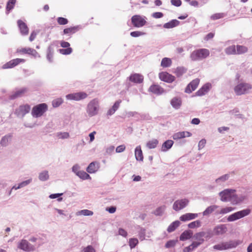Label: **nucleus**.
Returning a JSON list of instances; mask_svg holds the SVG:
<instances>
[{"label": "nucleus", "mask_w": 252, "mask_h": 252, "mask_svg": "<svg viewBox=\"0 0 252 252\" xmlns=\"http://www.w3.org/2000/svg\"><path fill=\"white\" fill-rule=\"evenodd\" d=\"M27 92V89L25 88H21L16 92L10 96L11 99H14L16 98L23 96Z\"/></svg>", "instance_id": "obj_24"}, {"label": "nucleus", "mask_w": 252, "mask_h": 252, "mask_svg": "<svg viewBox=\"0 0 252 252\" xmlns=\"http://www.w3.org/2000/svg\"><path fill=\"white\" fill-rule=\"evenodd\" d=\"M248 51V48L245 46L237 45L236 54H242L246 53Z\"/></svg>", "instance_id": "obj_38"}, {"label": "nucleus", "mask_w": 252, "mask_h": 252, "mask_svg": "<svg viewBox=\"0 0 252 252\" xmlns=\"http://www.w3.org/2000/svg\"><path fill=\"white\" fill-rule=\"evenodd\" d=\"M126 147L124 145H121L116 148V151L117 153H121L125 151Z\"/></svg>", "instance_id": "obj_61"}, {"label": "nucleus", "mask_w": 252, "mask_h": 252, "mask_svg": "<svg viewBox=\"0 0 252 252\" xmlns=\"http://www.w3.org/2000/svg\"><path fill=\"white\" fill-rule=\"evenodd\" d=\"M121 102L122 101L121 100L116 101L113 105L112 107L108 111L107 115H112V114H113L116 112V111L119 108Z\"/></svg>", "instance_id": "obj_30"}, {"label": "nucleus", "mask_w": 252, "mask_h": 252, "mask_svg": "<svg viewBox=\"0 0 252 252\" xmlns=\"http://www.w3.org/2000/svg\"><path fill=\"white\" fill-rule=\"evenodd\" d=\"M170 103L174 108L179 109L181 106L182 100L180 97H175L171 100Z\"/></svg>", "instance_id": "obj_27"}, {"label": "nucleus", "mask_w": 252, "mask_h": 252, "mask_svg": "<svg viewBox=\"0 0 252 252\" xmlns=\"http://www.w3.org/2000/svg\"><path fill=\"white\" fill-rule=\"evenodd\" d=\"M158 144V141L157 139H153L148 141L147 143V147L149 149L155 148Z\"/></svg>", "instance_id": "obj_39"}, {"label": "nucleus", "mask_w": 252, "mask_h": 252, "mask_svg": "<svg viewBox=\"0 0 252 252\" xmlns=\"http://www.w3.org/2000/svg\"><path fill=\"white\" fill-rule=\"evenodd\" d=\"M25 62V60L24 59L17 58L13 59L4 64L2 68L3 69H8L13 68L15 66L18 65L20 63H23Z\"/></svg>", "instance_id": "obj_9"}, {"label": "nucleus", "mask_w": 252, "mask_h": 252, "mask_svg": "<svg viewBox=\"0 0 252 252\" xmlns=\"http://www.w3.org/2000/svg\"><path fill=\"white\" fill-rule=\"evenodd\" d=\"M179 24V21L177 20H172L170 22L165 23L163 27L166 29H171L177 26Z\"/></svg>", "instance_id": "obj_32"}, {"label": "nucleus", "mask_w": 252, "mask_h": 252, "mask_svg": "<svg viewBox=\"0 0 252 252\" xmlns=\"http://www.w3.org/2000/svg\"><path fill=\"white\" fill-rule=\"evenodd\" d=\"M197 214L187 213L186 214L182 215L180 217V220L182 221H186L194 219L197 218Z\"/></svg>", "instance_id": "obj_25"}, {"label": "nucleus", "mask_w": 252, "mask_h": 252, "mask_svg": "<svg viewBox=\"0 0 252 252\" xmlns=\"http://www.w3.org/2000/svg\"><path fill=\"white\" fill-rule=\"evenodd\" d=\"M200 82V80L198 78H196L191 81L187 86L185 89V92L186 93L190 94L194 91L198 87Z\"/></svg>", "instance_id": "obj_14"}, {"label": "nucleus", "mask_w": 252, "mask_h": 252, "mask_svg": "<svg viewBox=\"0 0 252 252\" xmlns=\"http://www.w3.org/2000/svg\"><path fill=\"white\" fill-rule=\"evenodd\" d=\"M189 202V200L187 199L178 200L174 202L173 205V208L174 210L178 211L185 208Z\"/></svg>", "instance_id": "obj_13"}, {"label": "nucleus", "mask_w": 252, "mask_h": 252, "mask_svg": "<svg viewBox=\"0 0 252 252\" xmlns=\"http://www.w3.org/2000/svg\"><path fill=\"white\" fill-rule=\"evenodd\" d=\"M149 91L158 95L164 93V89L158 85H153L149 88Z\"/></svg>", "instance_id": "obj_19"}, {"label": "nucleus", "mask_w": 252, "mask_h": 252, "mask_svg": "<svg viewBox=\"0 0 252 252\" xmlns=\"http://www.w3.org/2000/svg\"><path fill=\"white\" fill-rule=\"evenodd\" d=\"M135 156L137 160L143 161V156L142 151L140 146L137 147L135 150Z\"/></svg>", "instance_id": "obj_31"}, {"label": "nucleus", "mask_w": 252, "mask_h": 252, "mask_svg": "<svg viewBox=\"0 0 252 252\" xmlns=\"http://www.w3.org/2000/svg\"><path fill=\"white\" fill-rule=\"evenodd\" d=\"M63 102V100L61 98H58L53 100L52 105L54 107L59 106Z\"/></svg>", "instance_id": "obj_51"}, {"label": "nucleus", "mask_w": 252, "mask_h": 252, "mask_svg": "<svg viewBox=\"0 0 252 252\" xmlns=\"http://www.w3.org/2000/svg\"><path fill=\"white\" fill-rule=\"evenodd\" d=\"M129 81L135 83H141L143 82V76L138 73L131 74L129 77Z\"/></svg>", "instance_id": "obj_18"}, {"label": "nucleus", "mask_w": 252, "mask_h": 252, "mask_svg": "<svg viewBox=\"0 0 252 252\" xmlns=\"http://www.w3.org/2000/svg\"><path fill=\"white\" fill-rule=\"evenodd\" d=\"M79 30V26L70 27L69 28H65L63 30V34L67 35L68 36H71V35L75 33Z\"/></svg>", "instance_id": "obj_21"}, {"label": "nucleus", "mask_w": 252, "mask_h": 252, "mask_svg": "<svg viewBox=\"0 0 252 252\" xmlns=\"http://www.w3.org/2000/svg\"><path fill=\"white\" fill-rule=\"evenodd\" d=\"M210 55V51L205 48H201L193 51L190 55L192 61H196L206 59Z\"/></svg>", "instance_id": "obj_3"}, {"label": "nucleus", "mask_w": 252, "mask_h": 252, "mask_svg": "<svg viewBox=\"0 0 252 252\" xmlns=\"http://www.w3.org/2000/svg\"><path fill=\"white\" fill-rule=\"evenodd\" d=\"M228 177H229L228 175H227V174L224 175L220 177V178L217 179L216 180V182L217 183L219 182L220 181L224 182V181H226V180H227L228 179Z\"/></svg>", "instance_id": "obj_59"}, {"label": "nucleus", "mask_w": 252, "mask_h": 252, "mask_svg": "<svg viewBox=\"0 0 252 252\" xmlns=\"http://www.w3.org/2000/svg\"><path fill=\"white\" fill-rule=\"evenodd\" d=\"M172 61L170 58H164L161 62V66L163 67H167L171 65Z\"/></svg>", "instance_id": "obj_35"}, {"label": "nucleus", "mask_w": 252, "mask_h": 252, "mask_svg": "<svg viewBox=\"0 0 252 252\" xmlns=\"http://www.w3.org/2000/svg\"><path fill=\"white\" fill-rule=\"evenodd\" d=\"M119 234L124 237H126L127 235V232L123 228H120L119 229Z\"/></svg>", "instance_id": "obj_62"}, {"label": "nucleus", "mask_w": 252, "mask_h": 252, "mask_svg": "<svg viewBox=\"0 0 252 252\" xmlns=\"http://www.w3.org/2000/svg\"><path fill=\"white\" fill-rule=\"evenodd\" d=\"M225 52L227 55L236 54V49L235 45H232L228 47L225 50Z\"/></svg>", "instance_id": "obj_42"}, {"label": "nucleus", "mask_w": 252, "mask_h": 252, "mask_svg": "<svg viewBox=\"0 0 252 252\" xmlns=\"http://www.w3.org/2000/svg\"><path fill=\"white\" fill-rule=\"evenodd\" d=\"M218 208L217 205H212L208 207L203 213V215L206 216L212 213Z\"/></svg>", "instance_id": "obj_41"}, {"label": "nucleus", "mask_w": 252, "mask_h": 252, "mask_svg": "<svg viewBox=\"0 0 252 252\" xmlns=\"http://www.w3.org/2000/svg\"><path fill=\"white\" fill-rule=\"evenodd\" d=\"M31 180H28L23 181V182H21V183H20L17 187L14 186L12 189H20L21 188H23V187L27 186V185H28L31 182Z\"/></svg>", "instance_id": "obj_49"}, {"label": "nucleus", "mask_w": 252, "mask_h": 252, "mask_svg": "<svg viewBox=\"0 0 252 252\" xmlns=\"http://www.w3.org/2000/svg\"><path fill=\"white\" fill-rule=\"evenodd\" d=\"M158 76L161 81L168 83H172L175 80V76L165 71L159 73Z\"/></svg>", "instance_id": "obj_12"}, {"label": "nucleus", "mask_w": 252, "mask_h": 252, "mask_svg": "<svg viewBox=\"0 0 252 252\" xmlns=\"http://www.w3.org/2000/svg\"><path fill=\"white\" fill-rule=\"evenodd\" d=\"M145 34V33L140 31H134L130 32V35L134 37H138Z\"/></svg>", "instance_id": "obj_57"}, {"label": "nucleus", "mask_w": 252, "mask_h": 252, "mask_svg": "<svg viewBox=\"0 0 252 252\" xmlns=\"http://www.w3.org/2000/svg\"><path fill=\"white\" fill-rule=\"evenodd\" d=\"M227 227L225 224H220L216 226L213 229V234L209 233V237H211L213 235H220L226 233Z\"/></svg>", "instance_id": "obj_11"}, {"label": "nucleus", "mask_w": 252, "mask_h": 252, "mask_svg": "<svg viewBox=\"0 0 252 252\" xmlns=\"http://www.w3.org/2000/svg\"><path fill=\"white\" fill-rule=\"evenodd\" d=\"M87 94L84 92H78L66 95L67 99L79 101L85 99L87 97Z\"/></svg>", "instance_id": "obj_10"}, {"label": "nucleus", "mask_w": 252, "mask_h": 252, "mask_svg": "<svg viewBox=\"0 0 252 252\" xmlns=\"http://www.w3.org/2000/svg\"><path fill=\"white\" fill-rule=\"evenodd\" d=\"M16 52L17 53L20 54L31 55L34 57L38 55L37 52L35 50L31 48H22L18 49Z\"/></svg>", "instance_id": "obj_17"}, {"label": "nucleus", "mask_w": 252, "mask_h": 252, "mask_svg": "<svg viewBox=\"0 0 252 252\" xmlns=\"http://www.w3.org/2000/svg\"><path fill=\"white\" fill-rule=\"evenodd\" d=\"M99 168V163L97 162H91L87 168V171L89 173H94Z\"/></svg>", "instance_id": "obj_22"}, {"label": "nucleus", "mask_w": 252, "mask_h": 252, "mask_svg": "<svg viewBox=\"0 0 252 252\" xmlns=\"http://www.w3.org/2000/svg\"><path fill=\"white\" fill-rule=\"evenodd\" d=\"M225 16V14L223 13H218L213 14L211 16V19L212 20H216L223 18Z\"/></svg>", "instance_id": "obj_47"}, {"label": "nucleus", "mask_w": 252, "mask_h": 252, "mask_svg": "<svg viewBox=\"0 0 252 252\" xmlns=\"http://www.w3.org/2000/svg\"><path fill=\"white\" fill-rule=\"evenodd\" d=\"M16 0H9L6 4V10L9 12L11 9H12L16 3Z\"/></svg>", "instance_id": "obj_44"}, {"label": "nucleus", "mask_w": 252, "mask_h": 252, "mask_svg": "<svg viewBox=\"0 0 252 252\" xmlns=\"http://www.w3.org/2000/svg\"><path fill=\"white\" fill-rule=\"evenodd\" d=\"M193 235V233L191 230H186L184 231L180 236L181 241H185L190 239Z\"/></svg>", "instance_id": "obj_28"}, {"label": "nucleus", "mask_w": 252, "mask_h": 252, "mask_svg": "<svg viewBox=\"0 0 252 252\" xmlns=\"http://www.w3.org/2000/svg\"><path fill=\"white\" fill-rule=\"evenodd\" d=\"M138 243V240L136 238H130L129 240V246L131 249L134 248Z\"/></svg>", "instance_id": "obj_50"}, {"label": "nucleus", "mask_w": 252, "mask_h": 252, "mask_svg": "<svg viewBox=\"0 0 252 252\" xmlns=\"http://www.w3.org/2000/svg\"><path fill=\"white\" fill-rule=\"evenodd\" d=\"M48 106L46 103L38 104L32 108V114L33 117H39L47 110Z\"/></svg>", "instance_id": "obj_4"}, {"label": "nucleus", "mask_w": 252, "mask_h": 252, "mask_svg": "<svg viewBox=\"0 0 252 252\" xmlns=\"http://www.w3.org/2000/svg\"><path fill=\"white\" fill-rule=\"evenodd\" d=\"M252 89V85L245 82H242L236 85L234 88V91L237 95L248 94Z\"/></svg>", "instance_id": "obj_2"}, {"label": "nucleus", "mask_w": 252, "mask_h": 252, "mask_svg": "<svg viewBox=\"0 0 252 252\" xmlns=\"http://www.w3.org/2000/svg\"><path fill=\"white\" fill-rule=\"evenodd\" d=\"M18 248L25 251L30 252L34 250V247L31 245L26 240H22L18 245Z\"/></svg>", "instance_id": "obj_15"}, {"label": "nucleus", "mask_w": 252, "mask_h": 252, "mask_svg": "<svg viewBox=\"0 0 252 252\" xmlns=\"http://www.w3.org/2000/svg\"><path fill=\"white\" fill-rule=\"evenodd\" d=\"M171 3L172 5L178 7L181 5L182 1L181 0H171Z\"/></svg>", "instance_id": "obj_60"}, {"label": "nucleus", "mask_w": 252, "mask_h": 252, "mask_svg": "<svg viewBox=\"0 0 252 252\" xmlns=\"http://www.w3.org/2000/svg\"><path fill=\"white\" fill-rule=\"evenodd\" d=\"M31 109V107L28 104L21 105L19 108V113L24 116L28 113Z\"/></svg>", "instance_id": "obj_29"}, {"label": "nucleus", "mask_w": 252, "mask_h": 252, "mask_svg": "<svg viewBox=\"0 0 252 252\" xmlns=\"http://www.w3.org/2000/svg\"><path fill=\"white\" fill-rule=\"evenodd\" d=\"M94 213L93 211L85 209L81 210L77 213L78 215L92 216Z\"/></svg>", "instance_id": "obj_46"}, {"label": "nucleus", "mask_w": 252, "mask_h": 252, "mask_svg": "<svg viewBox=\"0 0 252 252\" xmlns=\"http://www.w3.org/2000/svg\"><path fill=\"white\" fill-rule=\"evenodd\" d=\"M238 244L239 243H238L236 241H230L229 242H223L214 245L213 246V248L216 250L222 251L233 248H235Z\"/></svg>", "instance_id": "obj_5"}, {"label": "nucleus", "mask_w": 252, "mask_h": 252, "mask_svg": "<svg viewBox=\"0 0 252 252\" xmlns=\"http://www.w3.org/2000/svg\"><path fill=\"white\" fill-rule=\"evenodd\" d=\"M206 143V140L202 139L198 143V147L199 149H202L205 145Z\"/></svg>", "instance_id": "obj_64"}, {"label": "nucleus", "mask_w": 252, "mask_h": 252, "mask_svg": "<svg viewBox=\"0 0 252 252\" xmlns=\"http://www.w3.org/2000/svg\"><path fill=\"white\" fill-rule=\"evenodd\" d=\"M131 23L135 27H142L146 24L145 19L139 15H135L131 17Z\"/></svg>", "instance_id": "obj_8"}, {"label": "nucleus", "mask_w": 252, "mask_h": 252, "mask_svg": "<svg viewBox=\"0 0 252 252\" xmlns=\"http://www.w3.org/2000/svg\"><path fill=\"white\" fill-rule=\"evenodd\" d=\"M180 224V222L178 220L175 221L170 224L167 228V231L169 233L174 231Z\"/></svg>", "instance_id": "obj_34"}, {"label": "nucleus", "mask_w": 252, "mask_h": 252, "mask_svg": "<svg viewBox=\"0 0 252 252\" xmlns=\"http://www.w3.org/2000/svg\"><path fill=\"white\" fill-rule=\"evenodd\" d=\"M84 252H95V249L92 246H88L83 249Z\"/></svg>", "instance_id": "obj_58"}, {"label": "nucleus", "mask_w": 252, "mask_h": 252, "mask_svg": "<svg viewBox=\"0 0 252 252\" xmlns=\"http://www.w3.org/2000/svg\"><path fill=\"white\" fill-rule=\"evenodd\" d=\"M220 200L223 202L229 201L232 204H237L242 201L235 194V190L226 189L220 193Z\"/></svg>", "instance_id": "obj_1"}, {"label": "nucleus", "mask_w": 252, "mask_h": 252, "mask_svg": "<svg viewBox=\"0 0 252 252\" xmlns=\"http://www.w3.org/2000/svg\"><path fill=\"white\" fill-rule=\"evenodd\" d=\"M58 24L60 25H65L68 23V20L63 17H58L57 19Z\"/></svg>", "instance_id": "obj_52"}, {"label": "nucleus", "mask_w": 252, "mask_h": 252, "mask_svg": "<svg viewBox=\"0 0 252 252\" xmlns=\"http://www.w3.org/2000/svg\"><path fill=\"white\" fill-rule=\"evenodd\" d=\"M176 242H177V241H175V240L168 241L166 243L165 247L166 248H170L174 247L175 246Z\"/></svg>", "instance_id": "obj_56"}, {"label": "nucleus", "mask_w": 252, "mask_h": 252, "mask_svg": "<svg viewBox=\"0 0 252 252\" xmlns=\"http://www.w3.org/2000/svg\"><path fill=\"white\" fill-rule=\"evenodd\" d=\"M72 52L71 48H67L66 49H60L59 52L63 55H69Z\"/></svg>", "instance_id": "obj_53"}, {"label": "nucleus", "mask_w": 252, "mask_h": 252, "mask_svg": "<svg viewBox=\"0 0 252 252\" xmlns=\"http://www.w3.org/2000/svg\"><path fill=\"white\" fill-rule=\"evenodd\" d=\"M235 209L234 208L232 207H226L225 208L221 209L220 211H218V214L223 215L225 214H227Z\"/></svg>", "instance_id": "obj_36"}, {"label": "nucleus", "mask_w": 252, "mask_h": 252, "mask_svg": "<svg viewBox=\"0 0 252 252\" xmlns=\"http://www.w3.org/2000/svg\"><path fill=\"white\" fill-rule=\"evenodd\" d=\"M163 16L162 13L160 12H155L153 14V17L155 18H160Z\"/></svg>", "instance_id": "obj_63"}, {"label": "nucleus", "mask_w": 252, "mask_h": 252, "mask_svg": "<svg viewBox=\"0 0 252 252\" xmlns=\"http://www.w3.org/2000/svg\"><path fill=\"white\" fill-rule=\"evenodd\" d=\"M191 135V134L188 131H181L175 133L173 135V138L174 140H178L186 137H189Z\"/></svg>", "instance_id": "obj_26"}, {"label": "nucleus", "mask_w": 252, "mask_h": 252, "mask_svg": "<svg viewBox=\"0 0 252 252\" xmlns=\"http://www.w3.org/2000/svg\"><path fill=\"white\" fill-rule=\"evenodd\" d=\"M49 178L48 172L44 171L41 173L39 175V178L41 181H45Z\"/></svg>", "instance_id": "obj_54"}, {"label": "nucleus", "mask_w": 252, "mask_h": 252, "mask_svg": "<svg viewBox=\"0 0 252 252\" xmlns=\"http://www.w3.org/2000/svg\"><path fill=\"white\" fill-rule=\"evenodd\" d=\"M250 210L248 209L238 211L230 215L227 218V220L228 221H233L236 220L238 219H241L248 215L250 213Z\"/></svg>", "instance_id": "obj_6"}, {"label": "nucleus", "mask_w": 252, "mask_h": 252, "mask_svg": "<svg viewBox=\"0 0 252 252\" xmlns=\"http://www.w3.org/2000/svg\"><path fill=\"white\" fill-rule=\"evenodd\" d=\"M11 136L10 135H6L3 137L0 142V144L2 146H6L10 140Z\"/></svg>", "instance_id": "obj_45"}, {"label": "nucleus", "mask_w": 252, "mask_h": 252, "mask_svg": "<svg viewBox=\"0 0 252 252\" xmlns=\"http://www.w3.org/2000/svg\"><path fill=\"white\" fill-rule=\"evenodd\" d=\"M98 108V102L95 99L92 100L88 105L87 113L90 116H93L97 114Z\"/></svg>", "instance_id": "obj_7"}, {"label": "nucleus", "mask_w": 252, "mask_h": 252, "mask_svg": "<svg viewBox=\"0 0 252 252\" xmlns=\"http://www.w3.org/2000/svg\"><path fill=\"white\" fill-rule=\"evenodd\" d=\"M57 136L60 139H66L68 138L69 136V134L68 132H59L57 133Z\"/></svg>", "instance_id": "obj_55"}, {"label": "nucleus", "mask_w": 252, "mask_h": 252, "mask_svg": "<svg viewBox=\"0 0 252 252\" xmlns=\"http://www.w3.org/2000/svg\"><path fill=\"white\" fill-rule=\"evenodd\" d=\"M201 226V221L199 220H197L189 223L188 224V226L190 228H194L195 227H198Z\"/></svg>", "instance_id": "obj_48"}, {"label": "nucleus", "mask_w": 252, "mask_h": 252, "mask_svg": "<svg viewBox=\"0 0 252 252\" xmlns=\"http://www.w3.org/2000/svg\"><path fill=\"white\" fill-rule=\"evenodd\" d=\"M76 174L80 178H81V179H82L83 180L91 179V177H90V176L88 173H87L86 172H85L84 171H78L76 173Z\"/></svg>", "instance_id": "obj_40"}, {"label": "nucleus", "mask_w": 252, "mask_h": 252, "mask_svg": "<svg viewBox=\"0 0 252 252\" xmlns=\"http://www.w3.org/2000/svg\"><path fill=\"white\" fill-rule=\"evenodd\" d=\"M187 71V69L184 67H178L174 71V73L177 77L181 76Z\"/></svg>", "instance_id": "obj_37"}, {"label": "nucleus", "mask_w": 252, "mask_h": 252, "mask_svg": "<svg viewBox=\"0 0 252 252\" xmlns=\"http://www.w3.org/2000/svg\"><path fill=\"white\" fill-rule=\"evenodd\" d=\"M197 248V244H194L193 242H192L189 246L185 247L183 249V252H190Z\"/></svg>", "instance_id": "obj_43"}, {"label": "nucleus", "mask_w": 252, "mask_h": 252, "mask_svg": "<svg viewBox=\"0 0 252 252\" xmlns=\"http://www.w3.org/2000/svg\"><path fill=\"white\" fill-rule=\"evenodd\" d=\"M209 234L206 236V237H209ZM206 237V233L205 232H200L196 233L194 235V238L195 239V241L193 242L194 244H197V247L199 246L201 244H202L204 241V239L203 237Z\"/></svg>", "instance_id": "obj_16"}, {"label": "nucleus", "mask_w": 252, "mask_h": 252, "mask_svg": "<svg viewBox=\"0 0 252 252\" xmlns=\"http://www.w3.org/2000/svg\"><path fill=\"white\" fill-rule=\"evenodd\" d=\"M18 26L20 29L21 33L23 35H27L29 32V29L27 25L21 20L17 21Z\"/></svg>", "instance_id": "obj_20"}, {"label": "nucleus", "mask_w": 252, "mask_h": 252, "mask_svg": "<svg viewBox=\"0 0 252 252\" xmlns=\"http://www.w3.org/2000/svg\"><path fill=\"white\" fill-rule=\"evenodd\" d=\"M211 87V85L207 83L203 85L196 93V94L198 96H202L206 94Z\"/></svg>", "instance_id": "obj_23"}, {"label": "nucleus", "mask_w": 252, "mask_h": 252, "mask_svg": "<svg viewBox=\"0 0 252 252\" xmlns=\"http://www.w3.org/2000/svg\"><path fill=\"white\" fill-rule=\"evenodd\" d=\"M174 142L171 140H168L164 142L161 147L162 151L163 152H165L170 149L172 146Z\"/></svg>", "instance_id": "obj_33"}]
</instances>
